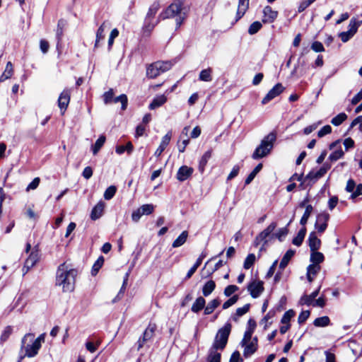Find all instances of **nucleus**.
I'll use <instances>...</instances> for the list:
<instances>
[{
	"mask_svg": "<svg viewBox=\"0 0 362 362\" xmlns=\"http://www.w3.org/2000/svg\"><path fill=\"white\" fill-rule=\"evenodd\" d=\"M185 2L186 0H173L165 9L160 13L158 20L153 22V18L160 7L159 1H155L150 6L144 18L142 26L144 34L149 35L160 21L174 17H176L175 30H177L187 18V12L189 10V7L185 5Z\"/></svg>",
	"mask_w": 362,
	"mask_h": 362,
	"instance_id": "obj_1",
	"label": "nucleus"
},
{
	"mask_svg": "<svg viewBox=\"0 0 362 362\" xmlns=\"http://www.w3.org/2000/svg\"><path fill=\"white\" fill-rule=\"evenodd\" d=\"M232 325L230 322H226L221 327L214 338L212 346L209 350L207 361L208 362H221V353L226 346L229 335L231 332Z\"/></svg>",
	"mask_w": 362,
	"mask_h": 362,
	"instance_id": "obj_2",
	"label": "nucleus"
},
{
	"mask_svg": "<svg viewBox=\"0 0 362 362\" xmlns=\"http://www.w3.org/2000/svg\"><path fill=\"white\" fill-rule=\"evenodd\" d=\"M78 275L76 269H68L66 263L59 264L56 274V286H62L64 292H71L74 290L76 277Z\"/></svg>",
	"mask_w": 362,
	"mask_h": 362,
	"instance_id": "obj_3",
	"label": "nucleus"
},
{
	"mask_svg": "<svg viewBox=\"0 0 362 362\" xmlns=\"http://www.w3.org/2000/svg\"><path fill=\"white\" fill-rule=\"evenodd\" d=\"M276 140V133L271 132L266 135L262 140L259 146H257L252 154V158L254 160H259L269 156L274 146Z\"/></svg>",
	"mask_w": 362,
	"mask_h": 362,
	"instance_id": "obj_4",
	"label": "nucleus"
},
{
	"mask_svg": "<svg viewBox=\"0 0 362 362\" xmlns=\"http://www.w3.org/2000/svg\"><path fill=\"white\" fill-rule=\"evenodd\" d=\"M276 226V222H272L265 229L256 236L253 242V246L257 247L262 242H263V246H265L268 243V240L267 238L270 236Z\"/></svg>",
	"mask_w": 362,
	"mask_h": 362,
	"instance_id": "obj_5",
	"label": "nucleus"
},
{
	"mask_svg": "<svg viewBox=\"0 0 362 362\" xmlns=\"http://www.w3.org/2000/svg\"><path fill=\"white\" fill-rule=\"evenodd\" d=\"M276 226V222H272L265 229L256 236L253 242V246L257 247L262 242H263V246H265L268 243V240L267 238L270 236Z\"/></svg>",
	"mask_w": 362,
	"mask_h": 362,
	"instance_id": "obj_6",
	"label": "nucleus"
},
{
	"mask_svg": "<svg viewBox=\"0 0 362 362\" xmlns=\"http://www.w3.org/2000/svg\"><path fill=\"white\" fill-rule=\"evenodd\" d=\"M33 338L34 334L29 333L25 334L21 341V349L25 348V356L29 358L34 357L35 356H36L38 353L39 349H40V346L34 342H33L32 344H28L25 346L26 341L28 339H30V341H33Z\"/></svg>",
	"mask_w": 362,
	"mask_h": 362,
	"instance_id": "obj_7",
	"label": "nucleus"
},
{
	"mask_svg": "<svg viewBox=\"0 0 362 362\" xmlns=\"http://www.w3.org/2000/svg\"><path fill=\"white\" fill-rule=\"evenodd\" d=\"M329 218V214L325 211L317 214L314 226L318 233H323L326 230Z\"/></svg>",
	"mask_w": 362,
	"mask_h": 362,
	"instance_id": "obj_8",
	"label": "nucleus"
},
{
	"mask_svg": "<svg viewBox=\"0 0 362 362\" xmlns=\"http://www.w3.org/2000/svg\"><path fill=\"white\" fill-rule=\"evenodd\" d=\"M247 289L253 298H257L264 290V282L261 280H252L248 283Z\"/></svg>",
	"mask_w": 362,
	"mask_h": 362,
	"instance_id": "obj_9",
	"label": "nucleus"
},
{
	"mask_svg": "<svg viewBox=\"0 0 362 362\" xmlns=\"http://www.w3.org/2000/svg\"><path fill=\"white\" fill-rule=\"evenodd\" d=\"M284 89L285 88L281 83H277L273 86V88L267 93V95L262 99V104H267L272 100L279 95L284 90Z\"/></svg>",
	"mask_w": 362,
	"mask_h": 362,
	"instance_id": "obj_10",
	"label": "nucleus"
},
{
	"mask_svg": "<svg viewBox=\"0 0 362 362\" xmlns=\"http://www.w3.org/2000/svg\"><path fill=\"white\" fill-rule=\"evenodd\" d=\"M66 25V21L64 19H59L57 23V28L56 31V40H57V45L56 49L58 53V57L62 54V40L64 35V28Z\"/></svg>",
	"mask_w": 362,
	"mask_h": 362,
	"instance_id": "obj_11",
	"label": "nucleus"
},
{
	"mask_svg": "<svg viewBox=\"0 0 362 362\" xmlns=\"http://www.w3.org/2000/svg\"><path fill=\"white\" fill-rule=\"evenodd\" d=\"M286 303L287 298L286 296H282L279 302L264 317H274L275 315L280 314L286 309Z\"/></svg>",
	"mask_w": 362,
	"mask_h": 362,
	"instance_id": "obj_12",
	"label": "nucleus"
},
{
	"mask_svg": "<svg viewBox=\"0 0 362 362\" xmlns=\"http://www.w3.org/2000/svg\"><path fill=\"white\" fill-rule=\"evenodd\" d=\"M193 173V168L183 165L178 169L176 178L180 182H185L192 175Z\"/></svg>",
	"mask_w": 362,
	"mask_h": 362,
	"instance_id": "obj_13",
	"label": "nucleus"
},
{
	"mask_svg": "<svg viewBox=\"0 0 362 362\" xmlns=\"http://www.w3.org/2000/svg\"><path fill=\"white\" fill-rule=\"evenodd\" d=\"M71 98V91L69 89L64 90L58 98V106L63 112L67 109Z\"/></svg>",
	"mask_w": 362,
	"mask_h": 362,
	"instance_id": "obj_14",
	"label": "nucleus"
},
{
	"mask_svg": "<svg viewBox=\"0 0 362 362\" xmlns=\"http://www.w3.org/2000/svg\"><path fill=\"white\" fill-rule=\"evenodd\" d=\"M278 11H274L270 6H266L263 9V18L262 23H272L278 17Z\"/></svg>",
	"mask_w": 362,
	"mask_h": 362,
	"instance_id": "obj_15",
	"label": "nucleus"
},
{
	"mask_svg": "<svg viewBox=\"0 0 362 362\" xmlns=\"http://www.w3.org/2000/svg\"><path fill=\"white\" fill-rule=\"evenodd\" d=\"M323 176L319 170L313 168L305 176V180H307V185L309 187V190L317 182L318 180Z\"/></svg>",
	"mask_w": 362,
	"mask_h": 362,
	"instance_id": "obj_16",
	"label": "nucleus"
},
{
	"mask_svg": "<svg viewBox=\"0 0 362 362\" xmlns=\"http://www.w3.org/2000/svg\"><path fill=\"white\" fill-rule=\"evenodd\" d=\"M243 356L245 358H249L254 354L257 349V337H255L250 342H247L244 346Z\"/></svg>",
	"mask_w": 362,
	"mask_h": 362,
	"instance_id": "obj_17",
	"label": "nucleus"
},
{
	"mask_svg": "<svg viewBox=\"0 0 362 362\" xmlns=\"http://www.w3.org/2000/svg\"><path fill=\"white\" fill-rule=\"evenodd\" d=\"M320 288V286H318V288L313 291L310 295H303L300 298L299 303L302 305H305L307 306H310L318 296Z\"/></svg>",
	"mask_w": 362,
	"mask_h": 362,
	"instance_id": "obj_18",
	"label": "nucleus"
},
{
	"mask_svg": "<svg viewBox=\"0 0 362 362\" xmlns=\"http://www.w3.org/2000/svg\"><path fill=\"white\" fill-rule=\"evenodd\" d=\"M307 242L310 251L318 250L320 248L321 240L317 238L316 233L314 231L309 234Z\"/></svg>",
	"mask_w": 362,
	"mask_h": 362,
	"instance_id": "obj_19",
	"label": "nucleus"
},
{
	"mask_svg": "<svg viewBox=\"0 0 362 362\" xmlns=\"http://www.w3.org/2000/svg\"><path fill=\"white\" fill-rule=\"evenodd\" d=\"M39 259L40 255L37 254L36 251H31L29 257L25 262L23 270H24L25 268H27V271H29L36 264V263L39 261Z\"/></svg>",
	"mask_w": 362,
	"mask_h": 362,
	"instance_id": "obj_20",
	"label": "nucleus"
},
{
	"mask_svg": "<svg viewBox=\"0 0 362 362\" xmlns=\"http://www.w3.org/2000/svg\"><path fill=\"white\" fill-rule=\"evenodd\" d=\"M171 139V132H168L164 136H163L161 142L154 153V156L159 157L161 153L165 151V148L169 144Z\"/></svg>",
	"mask_w": 362,
	"mask_h": 362,
	"instance_id": "obj_21",
	"label": "nucleus"
},
{
	"mask_svg": "<svg viewBox=\"0 0 362 362\" xmlns=\"http://www.w3.org/2000/svg\"><path fill=\"white\" fill-rule=\"evenodd\" d=\"M104 206L105 205L103 202H99L96 205H95L90 214V219L93 221L99 219L103 215Z\"/></svg>",
	"mask_w": 362,
	"mask_h": 362,
	"instance_id": "obj_22",
	"label": "nucleus"
},
{
	"mask_svg": "<svg viewBox=\"0 0 362 362\" xmlns=\"http://www.w3.org/2000/svg\"><path fill=\"white\" fill-rule=\"evenodd\" d=\"M206 257V253L205 252H202L199 257L197 259L195 263L193 266L189 269L187 272L185 279L187 280L192 277V276L195 273L198 267L201 265L203 259Z\"/></svg>",
	"mask_w": 362,
	"mask_h": 362,
	"instance_id": "obj_23",
	"label": "nucleus"
},
{
	"mask_svg": "<svg viewBox=\"0 0 362 362\" xmlns=\"http://www.w3.org/2000/svg\"><path fill=\"white\" fill-rule=\"evenodd\" d=\"M167 102V97L165 94L156 95L154 97L151 102V103L148 105L149 110H155L160 106H162L163 104H165Z\"/></svg>",
	"mask_w": 362,
	"mask_h": 362,
	"instance_id": "obj_24",
	"label": "nucleus"
},
{
	"mask_svg": "<svg viewBox=\"0 0 362 362\" xmlns=\"http://www.w3.org/2000/svg\"><path fill=\"white\" fill-rule=\"evenodd\" d=\"M296 250L293 249H288L286 253L284 255L280 264H279V269L284 270L288 264L291 258L295 255Z\"/></svg>",
	"mask_w": 362,
	"mask_h": 362,
	"instance_id": "obj_25",
	"label": "nucleus"
},
{
	"mask_svg": "<svg viewBox=\"0 0 362 362\" xmlns=\"http://www.w3.org/2000/svg\"><path fill=\"white\" fill-rule=\"evenodd\" d=\"M212 156V150L209 149L206 151L203 156L201 157L199 161V166L198 169L199 171L202 174L204 173L205 170V167L209 161V160L211 158Z\"/></svg>",
	"mask_w": 362,
	"mask_h": 362,
	"instance_id": "obj_26",
	"label": "nucleus"
},
{
	"mask_svg": "<svg viewBox=\"0 0 362 362\" xmlns=\"http://www.w3.org/2000/svg\"><path fill=\"white\" fill-rule=\"evenodd\" d=\"M307 229L306 227H302L298 232L296 236H295L292 240V243L297 246L300 247L302 245L304 238L306 235Z\"/></svg>",
	"mask_w": 362,
	"mask_h": 362,
	"instance_id": "obj_27",
	"label": "nucleus"
},
{
	"mask_svg": "<svg viewBox=\"0 0 362 362\" xmlns=\"http://www.w3.org/2000/svg\"><path fill=\"white\" fill-rule=\"evenodd\" d=\"M106 137L104 134H101L99 136L98 139L95 141V144L91 146V151L93 154L95 156L100 151L101 148L103 146L105 143Z\"/></svg>",
	"mask_w": 362,
	"mask_h": 362,
	"instance_id": "obj_28",
	"label": "nucleus"
},
{
	"mask_svg": "<svg viewBox=\"0 0 362 362\" xmlns=\"http://www.w3.org/2000/svg\"><path fill=\"white\" fill-rule=\"evenodd\" d=\"M160 74V72L158 69V64L156 62H153L148 65L146 68V76L150 78H155L158 76Z\"/></svg>",
	"mask_w": 362,
	"mask_h": 362,
	"instance_id": "obj_29",
	"label": "nucleus"
},
{
	"mask_svg": "<svg viewBox=\"0 0 362 362\" xmlns=\"http://www.w3.org/2000/svg\"><path fill=\"white\" fill-rule=\"evenodd\" d=\"M310 261L315 264L320 265L325 261V256L318 250L310 251Z\"/></svg>",
	"mask_w": 362,
	"mask_h": 362,
	"instance_id": "obj_30",
	"label": "nucleus"
},
{
	"mask_svg": "<svg viewBox=\"0 0 362 362\" xmlns=\"http://www.w3.org/2000/svg\"><path fill=\"white\" fill-rule=\"evenodd\" d=\"M221 304V300L218 298L211 300L204 308V314L205 315H211L214 310Z\"/></svg>",
	"mask_w": 362,
	"mask_h": 362,
	"instance_id": "obj_31",
	"label": "nucleus"
},
{
	"mask_svg": "<svg viewBox=\"0 0 362 362\" xmlns=\"http://www.w3.org/2000/svg\"><path fill=\"white\" fill-rule=\"evenodd\" d=\"M206 300L202 296L198 297L192 306V311L194 313H198L202 310H204Z\"/></svg>",
	"mask_w": 362,
	"mask_h": 362,
	"instance_id": "obj_32",
	"label": "nucleus"
},
{
	"mask_svg": "<svg viewBox=\"0 0 362 362\" xmlns=\"http://www.w3.org/2000/svg\"><path fill=\"white\" fill-rule=\"evenodd\" d=\"M188 231L183 230L180 235L173 241L172 247L174 248L179 247L184 245L188 237Z\"/></svg>",
	"mask_w": 362,
	"mask_h": 362,
	"instance_id": "obj_33",
	"label": "nucleus"
},
{
	"mask_svg": "<svg viewBox=\"0 0 362 362\" xmlns=\"http://www.w3.org/2000/svg\"><path fill=\"white\" fill-rule=\"evenodd\" d=\"M263 168L262 163L257 164L245 180V185L250 184Z\"/></svg>",
	"mask_w": 362,
	"mask_h": 362,
	"instance_id": "obj_34",
	"label": "nucleus"
},
{
	"mask_svg": "<svg viewBox=\"0 0 362 362\" xmlns=\"http://www.w3.org/2000/svg\"><path fill=\"white\" fill-rule=\"evenodd\" d=\"M216 288V283L213 280H209L204 284L202 287V293L206 297L209 296Z\"/></svg>",
	"mask_w": 362,
	"mask_h": 362,
	"instance_id": "obj_35",
	"label": "nucleus"
},
{
	"mask_svg": "<svg viewBox=\"0 0 362 362\" xmlns=\"http://www.w3.org/2000/svg\"><path fill=\"white\" fill-rule=\"evenodd\" d=\"M313 211V206L311 204L307 205L304 214H303L300 220V224L302 226V227H305V225L307 224L308 219L311 216Z\"/></svg>",
	"mask_w": 362,
	"mask_h": 362,
	"instance_id": "obj_36",
	"label": "nucleus"
},
{
	"mask_svg": "<svg viewBox=\"0 0 362 362\" xmlns=\"http://www.w3.org/2000/svg\"><path fill=\"white\" fill-rule=\"evenodd\" d=\"M105 262V258L103 256L100 255L97 260L94 262L92 269H91V275L95 276L98 274V272L103 267Z\"/></svg>",
	"mask_w": 362,
	"mask_h": 362,
	"instance_id": "obj_37",
	"label": "nucleus"
},
{
	"mask_svg": "<svg viewBox=\"0 0 362 362\" xmlns=\"http://www.w3.org/2000/svg\"><path fill=\"white\" fill-rule=\"evenodd\" d=\"M289 232L288 228L287 227H283L278 230V231L275 233H272L270 235L271 238H276L278 239L279 242H283L284 238L288 235Z\"/></svg>",
	"mask_w": 362,
	"mask_h": 362,
	"instance_id": "obj_38",
	"label": "nucleus"
},
{
	"mask_svg": "<svg viewBox=\"0 0 362 362\" xmlns=\"http://www.w3.org/2000/svg\"><path fill=\"white\" fill-rule=\"evenodd\" d=\"M175 62H173V61H158V62H156L160 74L170 70L172 68V66L174 65Z\"/></svg>",
	"mask_w": 362,
	"mask_h": 362,
	"instance_id": "obj_39",
	"label": "nucleus"
},
{
	"mask_svg": "<svg viewBox=\"0 0 362 362\" xmlns=\"http://www.w3.org/2000/svg\"><path fill=\"white\" fill-rule=\"evenodd\" d=\"M212 69L211 68H207L200 71L199 75V79L202 81L209 82L212 81L211 76Z\"/></svg>",
	"mask_w": 362,
	"mask_h": 362,
	"instance_id": "obj_40",
	"label": "nucleus"
},
{
	"mask_svg": "<svg viewBox=\"0 0 362 362\" xmlns=\"http://www.w3.org/2000/svg\"><path fill=\"white\" fill-rule=\"evenodd\" d=\"M361 24L362 21H358L356 20V18H352L349 22L348 30L349 31V33H353V35H355L357 33L358 29L361 25Z\"/></svg>",
	"mask_w": 362,
	"mask_h": 362,
	"instance_id": "obj_41",
	"label": "nucleus"
},
{
	"mask_svg": "<svg viewBox=\"0 0 362 362\" xmlns=\"http://www.w3.org/2000/svg\"><path fill=\"white\" fill-rule=\"evenodd\" d=\"M112 103H121V109L125 110L128 106V98L126 94H121L119 96L114 98Z\"/></svg>",
	"mask_w": 362,
	"mask_h": 362,
	"instance_id": "obj_42",
	"label": "nucleus"
},
{
	"mask_svg": "<svg viewBox=\"0 0 362 362\" xmlns=\"http://www.w3.org/2000/svg\"><path fill=\"white\" fill-rule=\"evenodd\" d=\"M347 117L348 116L345 112H340L332 119L331 123L334 126L338 127L341 125L347 119Z\"/></svg>",
	"mask_w": 362,
	"mask_h": 362,
	"instance_id": "obj_43",
	"label": "nucleus"
},
{
	"mask_svg": "<svg viewBox=\"0 0 362 362\" xmlns=\"http://www.w3.org/2000/svg\"><path fill=\"white\" fill-rule=\"evenodd\" d=\"M153 333L148 331L147 329H145L144 332L142 337H140L139 339L137 341L138 344V349H140L143 347L144 343L147 341H148L151 337H153Z\"/></svg>",
	"mask_w": 362,
	"mask_h": 362,
	"instance_id": "obj_44",
	"label": "nucleus"
},
{
	"mask_svg": "<svg viewBox=\"0 0 362 362\" xmlns=\"http://www.w3.org/2000/svg\"><path fill=\"white\" fill-rule=\"evenodd\" d=\"M255 261H256L255 255L253 253L248 254L244 261L243 268L245 269H250L254 265Z\"/></svg>",
	"mask_w": 362,
	"mask_h": 362,
	"instance_id": "obj_45",
	"label": "nucleus"
},
{
	"mask_svg": "<svg viewBox=\"0 0 362 362\" xmlns=\"http://www.w3.org/2000/svg\"><path fill=\"white\" fill-rule=\"evenodd\" d=\"M344 156V152L342 150L341 147L339 146V148L334 151L331 153L328 157V160L331 162L337 161V160L343 158Z\"/></svg>",
	"mask_w": 362,
	"mask_h": 362,
	"instance_id": "obj_46",
	"label": "nucleus"
},
{
	"mask_svg": "<svg viewBox=\"0 0 362 362\" xmlns=\"http://www.w3.org/2000/svg\"><path fill=\"white\" fill-rule=\"evenodd\" d=\"M117 192V187L115 185L109 186L105 191L103 197L105 200H110Z\"/></svg>",
	"mask_w": 362,
	"mask_h": 362,
	"instance_id": "obj_47",
	"label": "nucleus"
},
{
	"mask_svg": "<svg viewBox=\"0 0 362 362\" xmlns=\"http://www.w3.org/2000/svg\"><path fill=\"white\" fill-rule=\"evenodd\" d=\"M262 28V24L261 22L256 21L253 22L248 28V33L251 35H255L257 33L260 29Z\"/></svg>",
	"mask_w": 362,
	"mask_h": 362,
	"instance_id": "obj_48",
	"label": "nucleus"
},
{
	"mask_svg": "<svg viewBox=\"0 0 362 362\" xmlns=\"http://www.w3.org/2000/svg\"><path fill=\"white\" fill-rule=\"evenodd\" d=\"M250 308V304L247 303L241 308H238L234 314H232L230 317H242L245 315Z\"/></svg>",
	"mask_w": 362,
	"mask_h": 362,
	"instance_id": "obj_49",
	"label": "nucleus"
},
{
	"mask_svg": "<svg viewBox=\"0 0 362 362\" xmlns=\"http://www.w3.org/2000/svg\"><path fill=\"white\" fill-rule=\"evenodd\" d=\"M141 214L143 215H150L154 211V205L153 204H145L141 205L140 207Z\"/></svg>",
	"mask_w": 362,
	"mask_h": 362,
	"instance_id": "obj_50",
	"label": "nucleus"
},
{
	"mask_svg": "<svg viewBox=\"0 0 362 362\" xmlns=\"http://www.w3.org/2000/svg\"><path fill=\"white\" fill-rule=\"evenodd\" d=\"M119 35V30L117 28L112 30L108 39L107 49L110 51L112 49L115 39Z\"/></svg>",
	"mask_w": 362,
	"mask_h": 362,
	"instance_id": "obj_51",
	"label": "nucleus"
},
{
	"mask_svg": "<svg viewBox=\"0 0 362 362\" xmlns=\"http://www.w3.org/2000/svg\"><path fill=\"white\" fill-rule=\"evenodd\" d=\"M103 97L105 104H110L112 103V100L114 99L113 89L110 88L107 91L105 92Z\"/></svg>",
	"mask_w": 362,
	"mask_h": 362,
	"instance_id": "obj_52",
	"label": "nucleus"
},
{
	"mask_svg": "<svg viewBox=\"0 0 362 362\" xmlns=\"http://www.w3.org/2000/svg\"><path fill=\"white\" fill-rule=\"evenodd\" d=\"M239 299V296L238 295H233L230 297L226 301H225L223 304V309H228L233 305H234Z\"/></svg>",
	"mask_w": 362,
	"mask_h": 362,
	"instance_id": "obj_53",
	"label": "nucleus"
},
{
	"mask_svg": "<svg viewBox=\"0 0 362 362\" xmlns=\"http://www.w3.org/2000/svg\"><path fill=\"white\" fill-rule=\"evenodd\" d=\"M13 331L12 327L7 326L4 330L3 331L1 337L0 341L1 342L4 343L10 337Z\"/></svg>",
	"mask_w": 362,
	"mask_h": 362,
	"instance_id": "obj_54",
	"label": "nucleus"
},
{
	"mask_svg": "<svg viewBox=\"0 0 362 362\" xmlns=\"http://www.w3.org/2000/svg\"><path fill=\"white\" fill-rule=\"evenodd\" d=\"M291 318H281V326L280 327L281 334H285L290 328Z\"/></svg>",
	"mask_w": 362,
	"mask_h": 362,
	"instance_id": "obj_55",
	"label": "nucleus"
},
{
	"mask_svg": "<svg viewBox=\"0 0 362 362\" xmlns=\"http://www.w3.org/2000/svg\"><path fill=\"white\" fill-rule=\"evenodd\" d=\"M105 34H104V28L103 25H101L97 30L96 32V39L95 42V47H97L98 46V42L100 40L104 39Z\"/></svg>",
	"mask_w": 362,
	"mask_h": 362,
	"instance_id": "obj_56",
	"label": "nucleus"
},
{
	"mask_svg": "<svg viewBox=\"0 0 362 362\" xmlns=\"http://www.w3.org/2000/svg\"><path fill=\"white\" fill-rule=\"evenodd\" d=\"M239 288L236 285H228L224 289V295L227 297H231V296L238 290Z\"/></svg>",
	"mask_w": 362,
	"mask_h": 362,
	"instance_id": "obj_57",
	"label": "nucleus"
},
{
	"mask_svg": "<svg viewBox=\"0 0 362 362\" xmlns=\"http://www.w3.org/2000/svg\"><path fill=\"white\" fill-rule=\"evenodd\" d=\"M332 127L329 124L323 126L317 132V136L322 138L332 132Z\"/></svg>",
	"mask_w": 362,
	"mask_h": 362,
	"instance_id": "obj_58",
	"label": "nucleus"
},
{
	"mask_svg": "<svg viewBox=\"0 0 362 362\" xmlns=\"http://www.w3.org/2000/svg\"><path fill=\"white\" fill-rule=\"evenodd\" d=\"M329 318H315L313 325L316 327H325L329 325Z\"/></svg>",
	"mask_w": 362,
	"mask_h": 362,
	"instance_id": "obj_59",
	"label": "nucleus"
},
{
	"mask_svg": "<svg viewBox=\"0 0 362 362\" xmlns=\"http://www.w3.org/2000/svg\"><path fill=\"white\" fill-rule=\"evenodd\" d=\"M310 48L315 52H325V47H324L322 43L320 41H314L311 44Z\"/></svg>",
	"mask_w": 362,
	"mask_h": 362,
	"instance_id": "obj_60",
	"label": "nucleus"
},
{
	"mask_svg": "<svg viewBox=\"0 0 362 362\" xmlns=\"http://www.w3.org/2000/svg\"><path fill=\"white\" fill-rule=\"evenodd\" d=\"M320 266L315 264H309L307 267V274L316 275L320 270Z\"/></svg>",
	"mask_w": 362,
	"mask_h": 362,
	"instance_id": "obj_61",
	"label": "nucleus"
},
{
	"mask_svg": "<svg viewBox=\"0 0 362 362\" xmlns=\"http://www.w3.org/2000/svg\"><path fill=\"white\" fill-rule=\"evenodd\" d=\"M354 36V35H353V33H349V30L347 31H343V32H341L339 33V37L341 38V41L343 42H348L349 40H351L353 37Z\"/></svg>",
	"mask_w": 362,
	"mask_h": 362,
	"instance_id": "obj_62",
	"label": "nucleus"
},
{
	"mask_svg": "<svg viewBox=\"0 0 362 362\" xmlns=\"http://www.w3.org/2000/svg\"><path fill=\"white\" fill-rule=\"evenodd\" d=\"M40 179L37 177H35L27 186L26 191H30L31 189H35L40 185Z\"/></svg>",
	"mask_w": 362,
	"mask_h": 362,
	"instance_id": "obj_63",
	"label": "nucleus"
},
{
	"mask_svg": "<svg viewBox=\"0 0 362 362\" xmlns=\"http://www.w3.org/2000/svg\"><path fill=\"white\" fill-rule=\"evenodd\" d=\"M229 362H243L238 351H235L230 356Z\"/></svg>",
	"mask_w": 362,
	"mask_h": 362,
	"instance_id": "obj_64",
	"label": "nucleus"
}]
</instances>
